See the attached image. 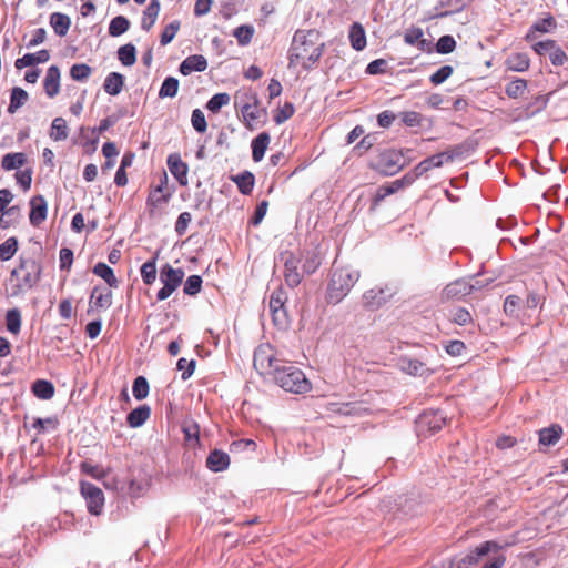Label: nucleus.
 Listing matches in <instances>:
<instances>
[{
  "label": "nucleus",
  "mask_w": 568,
  "mask_h": 568,
  "mask_svg": "<svg viewBox=\"0 0 568 568\" xmlns=\"http://www.w3.org/2000/svg\"><path fill=\"white\" fill-rule=\"evenodd\" d=\"M325 43L317 30H297L294 33L290 51L288 67L313 69L323 55Z\"/></svg>",
  "instance_id": "obj_1"
},
{
  "label": "nucleus",
  "mask_w": 568,
  "mask_h": 568,
  "mask_svg": "<svg viewBox=\"0 0 568 568\" xmlns=\"http://www.w3.org/2000/svg\"><path fill=\"white\" fill-rule=\"evenodd\" d=\"M359 272L351 266L334 265L327 286V302L337 304L343 301L359 280Z\"/></svg>",
  "instance_id": "obj_2"
},
{
  "label": "nucleus",
  "mask_w": 568,
  "mask_h": 568,
  "mask_svg": "<svg viewBox=\"0 0 568 568\" xmlns=\"http://www.w3.org/2000/svg\"><path fill=\"white\" fill-rule=\"evenodd\" d=\"M272 379L285 392L305 394L312 389V384L303 371L285 361L274 371Z\"/></svg>",
  "instance_id": "obj_3"
},
{
  "label": "nucleus",
  "mask_w": 568,
  "mask_h": 568,
  "mask_svg": "<svg viewBox=\"0 0 568 568\" xmlns=\"http://www.w3.org/2000/svg\"><path fill=\"white\" fill-rule=\"evenodd\" d=\"M240 105L241 121L244 126L253 131L261 122L265 111L260 108V100L256 93L252 91L237 92L235 94V108Z\"/></svg>",
  "instance_id": "obj_4"
},
{
  "label": "nucleus",
  "mask_w": 568,
  "mask_h": 568,
  "mask_svg": "<svg viewBox=\"0 0 568 568\" xmlns=\"http://www.w3.org/2000/svg\"><path fill=\"white\" fill-rule=\"evenodd\" d=\"M509 545L508 542L499 544L495 540L484 541L457 560L455 568H473L480 562L484 556L503 550Z\"/></svg>",
  "instance_id": "obj_5"
},
{
  "label": "nucleus",
  "mask_w": 568,
  "mask_h": 568,
  "mask_svg": "<svg viewBox=\"0 0 568 568\" xmlns=\"http://www.w3.org/2000/svg\"><path fill=\"white\" fill-rule=\"evenodd\" d=\"M284 363L276 356L275 349L270 344H261L254 352V367L262 374H268L273 378L274 371Z\"/></svg>",
  "instance_id": "obj_6"
},
{
  "label": "nucleus",
  "mask_w": 568,
  "mask_h": 568,
  "mask_svg": "<svg viewBox=\"0 0 568 568\" xmlns=\"http://www.w3.org/2000/svg\"><path fill=\"white\" fill-rule=\"evenodd\" d=\"M184 278V271L182 268H174L170 264H165L160 270V281L163 287L158 292L156 298L164 301L169 298L182 284Z\"/></svg>",
  "instance_id": "obj_7"
},
{
  "label": "nucleus",
  "mask_w": 568,
  "mask_h": 568,
  "mask_svg": "<svg viewBox=\"0 0 568 568\" xmlns=\"http://www.w3.org/2000/svg\"><path fill=\"white\" fill-rule=\"evenodd\" d=\"M40 274V266L34 261L21 262L11 273L12 276L18 277L21 291L32 288L38 283Z\"/></svg>",
  "instance_id": "obj_8"
},
{
  "label": "nucleus",
  "mask_w": 568,
  "mask_h": 568,
  "mask_svg": "<svg viewBox=\"0 0 568 568\" xmlns=\"http://www.w3.org/2000/svg\"><path fill=\"white\" fill-rule=\"evenodd\" d=\"M400 152L388 149L382 151L375 160V169L385 175H394L403 168Z\"/></svg>",
  "instance_id": "obj_9"
},
{
  "label": "nucleus",
  "mask_w": 568,
  "mask_h": 568,
  "mask_svg": "<svg viewBox=\"0 0 568 568\" xmlns=\"http://www.w3.org/2000/svg\"><path fill=\"white\" fill-rule=\"evenodd\" d=\"M80 491L87 501L89 513L95 516L100 515L104 506V494L102 489L89 481H81Z\"/></svg>",
  "instance_id": "obj_10"
},
{
  "label": "nucleus",
  "mask_w": 568,
  "mask_h": 568,
  "mask_svg": "<svg viewBox=\"0 0 568 568\" xmlns=\"http://www.w3.org/2000/svg\"><path fill=\"white\" fill-rule=\"evenodd\" d=\"M459 152H457L456 150H452V151L439 152L437 154L426 158L425 160H423L415 166V169H414L415 176L418 178L432 169L440 168L445 163L453 162L455 156Z\"/></svg>",
  "instance_id": "obj_11"
},
{
  "label": "nucleus",
  "mask_w": 568,
  "mask_h": 568,
  "mask_svg": "<svg viewBox=\"0 0 568 568\" xmlns=\"http://www.w3.org/2000/svg\"><path fill=\"white\" fill-rule=\"evenodd\" d=\"M414 181V178L409 174L404 175L402 179L395 180L388 184L381 185L373 197V206H377L387 196L396 193L397 191L409 185Z\"/></svg>",
  "instance_id": "obj_12"
},
{
  "label": "nucleus",
  "mask_w": 568,
  "mask_h": 568,
  "mask_svg": "<svg viewBox=\"0 0 568 568\" xmlns=\"http://www.w3.org/2000/svg\"><path fill=\"white\" fill-rule=\"evenodd\" d=\"M166 163L171 174L179 181V183L183 186L187 185L189 166L184 161H182L180 154H170Z\"/></svg>",
  "instance_id": "obj_13"
},
{
  "label": "nucleus",
  "mask_w": 568,
  "mask_h": 568,
  "mask_svg": "<svg viewBox=\"0 0 568 568\" xmlns=\"http://www.w3.org/2000/svg\"><path fill=\"white\" fill-rule=\"evenodd\" d=\"M168 180L166 175L161 180L160 185L152 187L150 190L149 196L146 199V206L150 212H153L155 209L169 202L171 194L164 193V187L166 186Z\"/></svg>",
  "instance_id": "obj_14"
},
{
  "label": "nucleus",
  "mask_w": 568,
  "mask_h": 568,
  "mask_svg": "<svg viewBox=\"0 0 568 568\" xmlns=\"http://www.w3.org/2000/svg\"><path fill=\"white\" fill-rule=\"evenodd\" d=\"M29 220L33 226H39L45 219L48 212V204L42 195H36L30 201Z\"/></svg>",
  "instance_id": "obj_15"
},
{
  "label": "nucleus",
  "mask_w": 568,
  "mask_h": 568,
  "mask_svg": "<svg viewBox=\"0 0 568 568\" xmlns=\"http://www.w3.org/2000/svg\"><path fill=\"white\" fill-rule=\"evenodd\" d=\"M556 19L550 13H547L545 18L535 22L529 28L527 34L525 36V40L528 42L534 41L537 38V33H548L551 30L556 29Z\"/></svg>",
  "instance_id": "obj_16"
},
{
  "label": "nucleus",
  "mask_w": 568,
  "mask_h": 568,
  "mask_svg": "<svg viewBox=\"0 0 568 568\" xmlns=\"http://www.w3.org/2000/svg\"><path fill=\"white\" fill-rule=\"evenodd\" d=\"M300 260L290 255L284 264V280L290 287H296L302 282V274L298 272Z\"/></svg>",
  "instance_id": "obj_17"
},
{
  "label": "nucleus",
  "mask_w": 568,
  "mask_h": 568,
  "mask_svg": "<svg viewBox=\"0 0 568 568\" xmlns=\"http://www.w3.org/2000/svg\"><path fill=\"white\" fill-rule=\"evenodd\" d=\"M406 44L416 45L420 51H429L430 42L424 38V31L419 27H410L404 33Z\"/></svg>",
  "instance_id": "obj_18"
},
{
  "label": "nucleus",
  "mask_w": 568,
  "mask_h": 568,
  "mask_svg": "<svg viewBox=\"0 0 568 568\" xmlns=\"http://www.w3.org/2000/svg\"><path fill=\"white\" fill-rule=\"evenodd\" d=\"M112 305V292L101 291L99 287L92 290L88 313L93 310H106Z\"/></svg>",
  "instance_id": "obj_19"
},
{
  "label": "nucleus",
  "mask_w": 568,
  "mask_h": 568,
  "mask_svg": "<svg viewBox=\"0 0 568 568\" xmlns=\"http://www.w3.org/2000/svg\"><path fill=\"white\" fill-rule=\"evenodd\" d=\"M45 94L49 98H54L60 91V70L57 65H51L47 70L43 81Z\"/></svg>",
  "instance_id": "obj_20"
},
{
  "label": "nucleus",
  "mask_w": 568,
  "mask_h": 568,
  "mask_svg": "<svg viewBox=\"0 0 568 568\" xmlns=\"http://www.w3.org/2000/svg\"><path fill=\"white\" fill-rule=\"evenodd\" d=\"M206 68H207V60L205 59V57H203L201 54H193L182 61L179 70L183 75H189L193 71L202 72V71L206 70Z\"/></svg>",
  "instance_id": "obj_21"
},
{
  "label": "nucleus",
  "mask_w": 568,
  "mask_h": 568,
  "mask_svg": "<svg viewBox=\"0 0 568 568\" xmlns=\"http://www.w3.org/2000/svg\"><path fill=\"white\" fill-rule=\"evenodd\" d=\"M229 465L230 456L219 449L212 450L206 458V467L214 473L225 470Z\"/></svg>",
  "instance_id": "obj_22"
},
{
  "label": "nucleus",
  "mask_w": 568,
  "mask_h": 568,
  "mask_svg": "<svg viewBox=\"0 0 568 568\" xmlns=\"http://www.w3.org/2000/svg\"><path fill=\"white\" fill-rule=\"evenodd\" d=\"M303 272L311 275L315 273L322 264L321 252L317 248L306 250L302 253Z\"/></svg>",
  "instance_id": "obj_23"
},
{
  "label": "nucleus",
  "mask_w": 568,
  "mask_h": 568,
  "mask_svg": "<svg viewBox=\"0 0 568 568\" xmlns=\"http://www.w3.org/2000/svg\"><path fill=\"white\" fill-rule=\"evenodd\" d=\"M161 10V4L159 0H151L145 10L143 11L141 28L144 31H150L154 26L159 13Z\"/></svg>",
  "instance_id": "obj_24"
},
{
  "label": "nucleus",
  "mask_w": 568,
  "mask_h": 568,
  "mask_svg": "<svg viewBox=\"0 0 568 568\" xmlns=\"http://www.w3.org/2000/svg\"><path fill=\"white\" fill-rule=\"evenodd\" d=\"M49 51L43 49L38 51L37 53H27L22 58L17 59L14 65L17 69L20 70L22 68L30 67L37 63H44L49 61Z\"/></svg>",
  "instance_id": "obj_25"
},
{
  "label": "nucleus",
  "mask_w": 568,
  "mask_h": 568,
  "mask_svg": "<svg viewBox=\"0 0 568 568\" xmlns=\"http://www.w3.org/2000/svg\"><path fill=\"white\" fill-rule=\"evenodd\" d=\"M271 136L267 132L260 133L252 141V158L255 162H260L268 148Z\"/></svg>",
  "instance_id": "obj_26"
},
{
  "label": "nucleus",
  "mask_w": 568,
  "mask_h": 568,
  "mask_svg": "<svg viewBox=\"0 0 568 568\" xmlns=\"http://www.w3.org/2000/svg\"><path fill=\"white\" fill-rule=\"evenodd\" d=\"M562 436V427L554 424L539 430V443L544 446L555 445Z\"/></svg>",
  "instance_id": "obj_27"
},
{
  "label": "nucleus",
  "mask_w": 568,
  "mask_h": 568,
  "mask_svg": "<svg viewBox=\"0 0 568 568\" xmlns=\"http://www.w3.org/2000/svg\"><path fill=\"white\" fill-rule=\"evenodd\" d=\"M50 26L54 30L55 34L64 37L71 27V19L64 13L53 12L50 16Z\"/></svg>",
  "instance_id": "obj_28"
},
{
  "label": "nucleus",
  "mask_w": 568,
  "mask_h": 568,
  "mask_svg": "<svg viewBox=\"0 0 568 568\" xmlns=\"http://www.w3.org/2000/svg\"><path fill=\"white\" fill-rule=\"evenodd\" d=\"M506 67L508 70L515 72H525L530 67V59L527 53L517 52L508 57L506 60Z\"/></svg>",
  "instance_id": "obj_29"
},
{
  "label": "nucleus",
  "mask_w": 568,
  "mask_h": 568,
  "mask_svg": "<svg viewBox=\"0 0 568 568\" xmlns=\"http://www.w3.org/2000/svg\"><path fill=\"white\" fill-rule=\"evenodd\" d=\"M349 41L352 48L362 51L366 47V34L359 22H354L349 28Z\"/></svg>",
  "instance_id": "obj_30"
},
{
  "label": "nucleus",
  "mask_w": 568,
  "mask_h": 568,
  "mask_svg": "<svg viewBox=\"0 0 568 568\" xmlns=\"http://www.w3.org/2000/svg\"><path fill=\"white\" fill-rule=\"evenodd\" d=\"M151 409L148 405H141L129 413L126 422L130 427L136 428L142 426L150 417Z\"/></svg>",
  "instance_id": "obj_31"
},
{
  "label": "nucleus",
  "mask_w": 568,
  "mask_h": 568,
  "mask_svg": "<svg viewBox=\"0 0 568 568\" xmlns=\"http://www.w3.org/2000/svg\"><path fill=\"white\" fill-rule=\"evenodd\" d=\"M49 136L55 142L65 141L68 139L69 128L67 121L63 118L58 116L52 121Z\"/></svg>",
  "instance_id": "obj_32"
},
{
  "label": "nucleus",
  "mask_w": 568,
  "mask_h": 568,
  "mask_svg": "<svg viewBox=\"0 0 568 568\" xmlns=\"http://www.w3.org/2000/svg\"><path fill=\"white\" fill-rule=\"evenodd\" d=\"M287 301L286 292L282 287L274 290L270 296V310L273 314L274 321L277 320L278 313L284 311L285 302Z\"/></svg>",
  "instance_id": "obj_33"
},
{
  "label": "nucleus",
  "mask_w": 568,
  "mask_h": 568,
  "mask_svg": "<svg viewBox=\"0 0 568 568\" xmlns=\"http://www.w3.org/2000/svg\"><path fill=\"white\" fill-rule=\"evenodd\" d=\"M93 273L104 280L110 287L116 288L119 281L114 275L113 270L103 262H99L93 267Z\"/></svg>",
  "instance_id": "obj_34"
},
{
  "label": "nucleus",
  "mask_w": 568,
  "mask_h": 568,
  "mask_svg": "<svg viewBox=\"0 0 568 568\" xmlns=\"http://www.w3.org/2000/svg\"><path fill=\"white\" fill-rule=\"evenodd\" d=\"M232 180L236 183L237 189L242 194L248 195L252 193L255 183L253 173L244 171L241 174L233 176Z\"/></svg>",
  "instance_id": "obj_35"
},
{
  "label": "nucleus",
  "mask_w": 568,
  "mask_h": 568,
  "mask_svg": "<svg viewBox=\"0 0 568 568\" xmlns=\"http://www.w3.org/2000/svg\"><path fill=\"white\" fill-rule=\"evenodd\" d=\"M124 84V78L118 72H111L104 80L103 88L106 93L116 95L121 92Z\"/></svg>",
  "instance_id": "obj_36"
},
{
  "label": "nucleus",
  "mask_w": 568,
  "mask_h": 568,
  "mask_svg": "<svg viewBox=\"0 0 568 568\" xmlns=\"http://www.w3.org/2000/svg\"><path fill=\"white\" fill-rule=\"evenodd\" d=\"M471 286L464 280H457L450 284H448L444 293L447 297H459L466 296L470 293Z\"/></svg>",
  "instance_id": "obj_37"
},
{
  "label": "nucleus",
  "mask_w": 568,
  "mask_h": 568,
  "mask_svg": "<svg viewBox=\"0 0 568 568\" xmlns=\"http://www.w3.org/2000/svg\"><path fill=\"white\" fill-rule=\"evenodd\" d=\"M32 392L40 399H50L54 395V386L45 379H37L32 385Z\"/></svg>",
  "instance_id": "obj_38"
},
{
  "label": "nucleus",
  "mask_w": 568,
  "mask_h": 568,
  "mask_svg": "<svg viewBox=\"0 0 568 568\" xmlns=\"http://www.w3.org/2000/svg\"><path fill=\"white\" fill-rule=\"evenodd\" d=\"M28 93L22 88L16 87L11 91L10 104L8 106V112L13 114L17 112L19 108H21L28 101Z\"/></svg>",
  "instance_id": "obj_39"
},
{
  "label": "nucleus",
  "mask_w": 568,
  "mask_h": 568,
  "mask_svg": "<svg viewBox=\"0 0 568 568\" xmlns=\"http://www.w3.org/2000/svg\"><path fill=\"white\" fill-rule=\"evenodd\" d=\"M26 161L27 158L24 153H8L2 158L1 165L4 170L11 171L21 168Z\"/></svg>",
  "instance_id": "obj_40"
},
{
  "label": "nucleus",
  "mask_w": 568,
  "mask_h": 568,
  "mask_svg": "<svg viewBox=\"0 0 568 568\" xmlns=\"http://www.w3.org/2000/svg\"><path fill=\"white\" fill-rule=\"evenodd\" d=\"M130 28V21L124 16L113 18L109 24V34L111 37H119L126 32Z\"/></svg>",
  "instance_id": "obj_41"
},
{
  "label": "nucleus",
  "mask_w": 568,
  "mask_h": 568,
  "mask_svg": "<svg viewBox=\"0 0 568 568\" xmlns=\"http://www.w3.org/2000/svg\"><path fill=\"white\" fill-rule=\"evenodd\" d=\"M118 58L123 65L131 67L136 61V50L131 43L124 44L118 50Z\"/></svg>",
  "instance_id": "obj_42"
},
{
  "label": "nucleus",
  "mask_w": 568,
  "mask_h": 568,
  "mask_svg": "<svg viewBox=\"0 0 568 568\" xmlns=\"http://www.w3.org/2000/svg\"><path fill=\"white\" fill-rule=\"evenodd\" d=\"M7 329L17 335L21 329V312L18 308H11L6 314Z\"/></svg>",
  "instance_id": "obj_43"
},
{
  "label": "nucleus",
  "mask_w": 568,
  "mask_h": 568,
  "mask_svg": "<svg viewBox=\"0 0 568 568\" xmlns=\"http://www.w3.org/2000/svg\"><path fill=\"white\" fill-rule=\"evenodd\" d=\"M141 277L146 285L154 283L156 278V257L143 263L141 266Z\"/></svg>",
  "instance_id": "obj_44"
},
{
  "label": "nucleus",
  "mask_w": 568,
  "mask_h": 568,
  "mask_svg": "<svg viewBox=\"0 0 568 568\" xmlns=\"http://www.w3.org/2000/svg\"><path fill=\"white\" fill-rule=\"evenodd\" d=\"M527 90V81L524 79H516L509 82L506 88V94L511 99L520 98Z\"/></svg>",
  "instance_id": "obj_45"
},
{
  "label": "nucleus",
  "mask_w": 568,
  "mask_h": 568,
  "mask_svg": "<svg viewBox=\"0 0 568 568\" xmlns=\"http://www.w3.org/2000/svg\"><path fill=\"white\" fill-rule=\"evenodd\" d=\"M179 90V80L173 77H168L159 91L160 98H174L178 94Z\"/></svg>",
  "instance_id": "obj_46"
},
{
  "label": "nucleus",
  "mask_w": 568,
  "mask_h": 568,
  "mask_svg": "<svg viewBox=\"0 0 568 568\" xmlns=\"http://www.w3.org/2000/svg\"><path fill=\"white\" fill-rule=\"evenodd\" d=\"M339 412L347 414V415L362 416V415L369 414L372 412V409L369 407L365 406L364 402L361 400V402L343 404Z\"/></svg>",
  "instance_id": "obj_47"
},
{
  "label": "nucleus",
  "mask_w": 568,
  "mask_h": 568,
  "mask_svg": "<svg viewBox=\"0 0 568 568\" xmlns=\"http://www.w3.org/2000/svg\"><path fill=\"white\" fill-rule=\"evenodd\" d=\"M230 95L225 92L214 94L207 102L206 108L212 113H217L220 109L230 103Z\"/></svg>",
  "instance_id": "obj_48"
},
{
  "label": "nucleus",
  "mask_w": 568,
  "mask_h": 568,
  "mask_svg": "<svg viewBox=\"0 0 568 568\" xmlns=\"http://www.w3.org/2000/svg\"><path fill=\"white\" fill-rule=\"evenodd\" d=\"M18 250V241L16 237H9L0 244V260H10Z\"/></svg>",
  "instance_id": "obj_49"
},
{
  "label": "nucleus",
  "mask_w": 568,
  "mask_h": 568,
  "mask_svg": "<svg viewBox=\"0 0 568 568\" xmlns=\"http://www.w3.org/2000/svg\"><path fill=\"white\" fill-rule=\"evenodd\" d=\"M149 383L145 377L139 376L134 379L132 393L138 400L144 399L149 395Z\"/></svg>",
  "instance_id": "obj_50"
},
{
  "label": "nucleus",
  "mask_w": 568,
  "mask_h": 568,
  "mask_svg": "<svg viewBox=\"0 0 568 568\" xmlns=\"http://www.w3.org/2000/svg\"><path fill=\"white\" fill-rule=\"evenodd\" d=\"M181 28V22L179 20H174L171 23H169L162 31L160 37V42L162 45L169 44L176 33L179 32Z\"/></svg>",
  "instance_id": "obj_51"
},
{
  "label": "nucleus",
  "mask_w": 568,
  "mask_h": 568,
  "mask_svg": "<svg viewBox=\"0 0 568 568\" xmlns=\"http://www.w3.org/2000/svg\"><path fill=\"white\" fill-rule=\"evenodd\" d=\"M92 73L91 67L85 63L73 64L70 69V75L75 81H84Z\"/></svg>",
  "instance_id": "obj_52"
},
{
  "label": "nucleus",
  "mask_w": 568,
  "mask_h": 568,
  "mask_svg": "<svg viewBox=\"0 0 568 568\" xmlns=\"http://www.w3.org/2000/svg\"><path fill=\"white\" fill-rule=\"evenodd\" d=\"M521 305V298L517 295H508L504 302V312L509 316H517Z\"/></svg>",
  "instance_id": "obj_53"
},
{
  "label": "nucleus",
  "mask_w": 568,
  "mask_h": 568,
  "mask_svg": "<svg viewBox=\"0 0 568 568\" xmlns=\"http://www.w3.org/2000/svg\"><path fill=\"white\" fill-rule=\"evenodd\" d=\"M294 105L290 102H286L283 106L278 108L274 114V121L276 124H282L288 119H291L294 114Z\"/></svg>",
  "instance_id": "obj_54"
},
{
  "label": "nucleus",
  "mask_w": 568,
  "mask_h": 568,
  "mask_svg": "<svg viewBox=\"0 0 568 568\" xmlns=\"http://www.w3.org/2000/svg\"><path fill=\"white\" fill-rule=\"evenodd\" d=\"M456 41L452 36H443L436 43V50L438 53L447 54L455 50Z\"/></svg>",
  "instance_id": "obj_55"
},
{
  "label": "nucleus",
  "mask_w": 568,
  "mask_h": 568,
  "mask_svg": "<svg viewBox=\"0 0 568 568\" xmlns=\"http://www.w3.org/2000/svg\"><path fill=\"white\" fill-rule=\"evenodd\" d=\"M202 287V278L199 275H191L184 283L183 291L187 295H196Z\"/></svg>",
  "instance_id": "obj_56"
},
{
  "label": "nucleus",
  "mask_w": 568,
  "mask_h": 568,
  "mask_svg": "<svg viewBox=\"0 0 568 568\" xmlns=\"http://www.w3.org/2000/svg\"><path fill=\"white\" fill-rule=\"evenodd\" d=\"M254 33V29L251 26H240L234 30V37L237 39V42L242 45L247 44Z\"/></svg>",
  "instance_id": "obj_57"
},
{
  "label": "nucleus",
  "mask_w": 568,
  "mask_h": 568,
  "mask_svg": "<svg viewBox=\"0 0 568 568\" xmlns=\"http://www.w3.org/2000/svg\"><path fill=\"white\" fill-rule=\"evenodd\" d=\"M453 72L454 69L452 65H443L430 75L429 80L434 85H438L445 82L453 74Z\"/></svg>",
  "instance_id": "obj_58"
},
{
  "label": "nucleus",
  "mask_w": 568,
  "mask_h": 568,
  "mask_svg": "<svg viewBox=\"0 0 568 568\" xmlns=\"http://www.w3.org/2000/svg\"><path fill=\"white\" fill-rule=\"evenodd\" d=\"M191 122L195 131H197L199 133H204L207 129L205 115L200 109L193 110Z\"/></svg>",
  "instance_id": "obj_59"
},
{
  "label": "nucleus",
  "mask_w": 568,
  "mask_h": 568,
  "mask_svg": "<svg viewBox=\"0 0 568 568\" xmlns=\"http://www.w3.org/2000/svg\"><path fill=\"white\" fill-rule=\"evenodd\" d=\"M195 364L196 362L194 359H191V361H187L186 358L182 357L178 361V369L179 371H182V379L183 381H186L189 379L193 373H194V369H195Z\"/></svg>",
  "instance_id": "obj_60"
},
{
  "label": "nucleus",
  "mask_w": 568,
  "mask_h": 568,
  "mask_svg": "<svg viewBox=\"0 0 568 568\" xmlns=\"http://www.w3.org/2000/svg\"><path fill=\"white\" fill-rule=\"evenodd\" d=\"M550 62L555 67H561L568 62V55L566 52L556 43L551 52L549 53Z\"/></svg>",
  "instance_id": "obj_61"
},
{
  "label": "nucleus",
  "mask_w": 568,
  "mask_h": 568,
  "mask_svg": "<svg viewBox=\"0 0 568 568\" xmlns=\"http://www.w3.org/2000/svg\"><path fill=\"white\" fill-rule=\"evenodd\" d=\"M402 121L406 126H419L423 121V115L416 111L403 112Z\"/></svg>",
  "instance_id": "obj_62"
},
{
  "label": "nucleus",
  "mask_w": 568,
  "mask_h": 568,
  "mask_svg": "<svg viewBox=\"0 0 568 568\" xmlns=\"http://www.w3.org/2000/svg\"><path fill=\"white\" fill-rule=\"evenodd\" d=\"M60 268L69 271L73 263V252L71 248L63 247L59 254Z\"/></svg>",
  "instance_id": "obj_63"
},
{
  "label": "nucleus",
  "mask_w": 568,
  "mask_h": 568,
  "mask_svg": "<svg viewBox=\"0 0 568 568\" xmlns=\"http://www.w3.org/2000/svg\"><path fill=\"white\" fill-rule=\"evenodd\" d=\"M191 220H192L191 213H189V212L181 213L175 223V232L179 235L185 234Z\"/></svg>",
  "instance_id": "obj_64"
}]
</instances>
